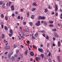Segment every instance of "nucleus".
<instances>
[{
    "mask_svg": "<svg viewBox=\"0 0 62 62\" xmlns=\"http://www.w3.org/2000/svg\"><path fill=\"white\" fill-rule=\"evenodd\" d=\"M60 58V56L57 55V58L58 59V61L59 62H60L61 61V59Z\"/></svg>",
    "mask_w": 62,
    "mask_h": 62,
    "instance_id": "1",
    "label": "nucleus"
},
{
    "mask_svg": "<svg viewBox=\"0 0 62 62\" xmlns=\"http://www.w3.org/2000/svg\"><path fill=\"white\" fill-rule=\"evenodd\" d=\"M12 53H11L9 54L8 55V56L10 59H11V58L10 57V56L11 55H12Z\"/></svg>",
    "mask_w": 62,
    "mask_h": 62,
    "instance_id": "2",
    "label": "nucleus"
},
{
    "mask_svg": "<svg viewBox=\"0 0 62 62\" xmlns=\"http://www.w3.org/2000/svg\"><path fill=\"white\" fill-rule=\"evenodd\" d=\"M35 24L37 26H39V25H40V21H39L38 23H35Z\"/></svg>",
    "mask_w": 62,
    "mask_h": 62,
    "instance_id": "3",
    "label": "nucleus"
},
{
    "mask_svg": "<svg viewBox=\"0 0 62 62\" xmlns=\"http://www.w3.org/2000/svg\"><path fill=\"white\" fill-rule=\"evenodd\" d=\"M11 10L12 11H13L14 10V6L12 5L11 7Z\"/></svg>",
    "mask_w": 62,
    "mask_h": 62,
    "instance_id": "4",
    "label": "nucleus"
},
{
    "mask_svg": "<svg viewBox=\"0 0 62 62\" xmlns=\"http://www.w3.org/2000/svg\"><path fill=\"white\" fill-rule=\"evenodd\" d=\"M30 54L31 56H33L34 55V53L33 52H31L30 53Z\"/></svg>",
    "mask_w": 62,
    "mask_h": 62,
    "instance_id": "5",
    "label": "nucleus"
},
{
    "mask_svg": "<svg viewBox=\"0 0 62 62\" xmlns=\"http://www.w3.org/2000/svg\"><path fill=\"white\" fill-rule=\"evenodd\" d=\"M5 48L6 50H9L10 49V47L8 46H6L5 47Z\"/></svg>",
    "mask_w": 62,
    "mask_h": 62,
    "instance_id": "6",
    "label": "nucleus"
},
{
    "mask_svg": "<svg viewBox=\"0 0 62 62\" xmlns=\"http://www.w3.org/2000/svg\"><path fill=\"white\" fill-rule=\"evenodd\" d=\"M58 34L57 33H55L54 34V36L56 38H57L58 37Z\"/></svg>",
    "mask_w": 62,
    "mask_h": 62,
    "instance_id": "7",
    "label": "nucleus"
},
{
    "mask_svg": "<svg viewBox=\"0 0 62 62\" xmlns=\"http://www.w3.org/2000/svg\"><path fill=\"white\" fill-rule=\"evenodd\" d=\"M38 32H37L36 33H35L34 36L35 37L37 38L38 37Z\"/></svg>",
    "mask_w": 62,
    "mask_h": 62,
    "instance_id": "8",
    "label": "nucleus"
},
{
    "mask_svg": "<svg viewBox=\"0 0 62 62\" xmlns=\"http://www.w3.org/2000/svg\"><path fill=\"white\" fill-rule=\"evenodd\" d=\"M38 51L40 52H43V49L39 48L38 49Z\"/></svg>",
    "mask_w": 62,
    "mask_h": 62,
    "instance_id": "9",
    "label": "nucleus"
},
{
    "mask_svg": "<svg viewBox=\"0 0 62 62\" xmlns=\"http://www.w3.org/2000/svg\"><path fill=\"white\" fill-rule=\"evenodd\" d=\"M28 53V51L27 50L26 51H25L24 53V55H27V53Z\"/></svg>",
    "mask_w": 62,
    "mask_h": 62,
    "instance_id": "10",
    "label": "nucleus"
},
{
    "mask_svg": "<svg viewBox=\"0 0 62 62\" xmlns=\"http://www.w3.org/2000/svg\"><path fill=\"white\" fill-rule=\"evenodd\" d=\"M36 9L35 8H33L31 9V11H32V12H33L34 11L36 10Z\"/></svg>",
    "mask_w": 62,
    "mask_h": 62,
    "instance_id": "11",
    "label": "nucleus"
},
{
    "mask_svg": "<svg viewBox=\"0 0 62 62\" xmlns=\"http://www.w3.org/2000/svg\"><path fill=\"white\" fill-rule=\"evenodd\" d=\"M19 28L20 29V31H23V27L20 26L19 27Z\"/></svg>",
    "mask_w": 62,
    "mask_h": 62,
    "instance_id": "12",
    "label": "nucleus"
},
{
    "mask_svg": "<svg viewBox=\"0 0 62 62\" xmlns=\"http://www.w3.org/2000/svg\"><path fill=\"white\" fill-rule=\"evenodd\" d=\"M9 32L10 33H11V34H13V31H12V30L11 29H10L9 30Z\"/></svg>",
    "mask_w": 62,
    "mask_h": 62,
    "instance_id": "13",
    "label": "nucleus"
},
{
    "mask_svg": "<svg viewBox=\"0 0 62 62\" xmlns=\"http://www.w3.org/2000/svg\"><path fill=\"white\" fill-rule=\"evenodd\" d=\"M37 3H36L35 2L34 3H33L32 4V5L33 6H37Z\"/></svg>",
    "mask_w": 62,
    "mask_h": 62,
    "instance_id": "14",
    "label": "nucleus"
},
{
    "mask_svg": "<svg viewBox=\"0 0 62 62\" xmlns=\"http://www.w3.org/2000/svg\"><path fill=\"white\" fill-rule=\"evenodd\" d=\"M48 9L45 8V11H44V12H48Z\"/></svg>",
    "mask_w": 62,
    "mask_h": 62,
    "instance_id": "15",
    "label": "nucleus"
},
{
    "mask_svg": "<svg viewBox=\"0 0 62 62\" xmlns=\"http://www.w3.org/2000/svg\"><path fill=\"white\" fill-rule=\"evenodd\" d=\"M58 47L60 46V42L59 41L58 42Z\"/></svg>",
    "mask_w": 62,
    "mask_h": 62,
    "instance_id": "16",
    "label": "nucleus"
},
{
    "mask_svg": "<svg viewBox=\"0 0 62 62\" xmlns=\"http://www.w3.org/2000/svg\"><path fill=\"white\" fill-rule=\"evenodd\" d=\"M40 55L42 59L44 58V54H41Z\"/></svg>",
    "mask_w": 62,
    "mask_h": 62,
    "instance_id": "17",
    "label": "nucleus"
},
{
    "mask_svg": "<svg viewBox=\"0 0 62 62\" xmlns=\"http://www.w3.org/2000/svg\"><path fill=\"white\" fill-rule=\"evenodd\" d=\"M4 29H5V30H6V31H8V28H7V27L6 26H5L4 27Z\"/></svg>",
    "mask_w": 62,
    "mask_h": 62,
    "instance_id": "18",
    "label": "nucleus"
},
{
    "mask_svg": "<svg viewBox=\"0 0 62 62\" xmlns=\"http://www.w3.org/2000/svg\"><path fill=\"white\" fill-rule=\"evenodd\" d=\"M5 3H4L2 4V7L3 8H5Z\"/></svg>",
    "mask_w": 62,
    "mask_h": 62,
    "instance_id": "19",
    "label": "nucleus"
},
{
    "mask_svg": "<svg viewBox=\"0 0 62 62\" xmlns=\"http://www.w3.org/2000/svg\"><path fill=\"white\" fill-rule=\"evenodd\" d=\"M12 60V61H14V56H12L11 57Z\"/></svg>",
    "mask_w": 62,
    "mask_h": 62,
    "instance_id": "20",
    "label": "nucleus"
},
{
    "mask_svg": "<svg viewBox=\"0 0 62 62\" xmlns=\"http://www.w3.org/2000/svg\"><path fill=\"white\" fill-rule=\"evenodd\" d=\"M2 39H4L5 38V35L4 34H2Z\"/></svg>",
    "mask_w": 62,
    "mask_h": 62,
    "instance_id": "21",
    "label": "nucleus"
},
{
    "mask_svg": "<svg viewBox=\"0 0 62 62\" xmlns=\"http://www.w3.org/2000/svg\"><path fill=\"white\" fill-rule=\"evenodd\" d=\"M45 19V17L44 16L41 17V19L42 20H44Z\"/></svg>",
    "mask_w": 62,
    "mask_h": 62,
    "instance_id": "22",
    "label": "nucleus"
},
{
    "mask_svg": "<svg viewBox=\"0 0 62 62\" xmlns=\"http://www.w3.org/2000/svg\"><path fill=\"white\" fill-rule=\"evenodd\" d=\"M13 33H9V37H11V36H12V35H13Z\"/></svg>",
    "mask_w": 62,
    "mask_h": 62,
    "instance_id": "23",
    "label": "nucleus"
},
{
    "mask_svg": "<svg viewBox=\"0 0 62 62\" xmlns=\"http://www.w3.org/2000/svg\"><path fill=\"white\" fill-rule=\"evenodd\" d=\"M25 30L27 32H28L29 31V30L27 28H26L25 29Z\"/></svg>",
    "mask_w": 62,
    "mask_h": 62,
    "instance_id": "24",
    "label": "nucleus"
},
{
    "mask_svg": "<svg viewBox=\"0 0 62 62\" xmlns=\"http://www.w3.org/2000/svg\"><path fill=\"white\" fill-rule=\"evenodd\" d=\"M44 25H46H46H47V23L45 21L44 22Z\"/></svg>",
    "mask_w": 62,
    "mask_h": 62,
    "instance_id": "25",
    "label": "nucleus"
},
{
    "mask_svg": "<svg viewBox=\"0 0 62 62\" xmlns=\"http://www.w3.org/2000/svg\"><path fill=\"white\" fill-rule=\"evenodd\" d=\"M34 15H32L31 16V18L32 19H34Z\"/></svg>",
    "mask_w": 62,
    "mask_h": 62,
    "instance_id": "26",
    "label": "nucleus"
},
{
    "mask_svg": "<svg viewBox=\"0 0 62 62\" xmlns=\"http://www.w3.org/2000/svg\"><path fill=\"white\" fill-rule=\"evenodd\" d=\"M49 23H53V21H49Z\"/></svg>",
    "mask_w": 62,
    "mask_h": 62,
    "instance_id": "27",
    "label": "nucleus"
},
{
    "mask_svg": "<svg viewBox=\"0 0 62 62\" xmlns=\"http://www.w3.org/2000/svg\"><path fill=\"white\" fill-rule=\"evenodd\" d=\"M5 19L6 20V21H8V17H7V16L5 17Z\"/></svg>",
    "mask_w": 62,
    "mask_h": 62,
    "instance_id": "28",
    "label": "nucleus"
},
{
    "mask_svg": "<svg viewBox=\"0 0 62 62\" xmlns=\"http://www.w3.org/2000/svg\"><path fill=\"white\" fill-rule=\"evenodd\" d=\"M21 39H25V37L23 36H21Z\"/></svg>",
    "mask_w": 62,
    "mask_h": 62,
    "instance_id": "29",
    "label": "nucleus"
},
{
    "mask_svg": "<svg viewBox=\"0 0 62 62\" xmlns=\"http://www.w3.org/2000/svg\"><path fill=\"white\" fill-rule=\"evenodd\" d=\"M51 53L50 52H49L48 54V56H49V57L51 56Z\"/></svg>",
    "mask_w": 62,
    "mask_h": 62,
    "instance_id": "30",
    "label": "nucleus"
},
{
    "mask_svg": "<svg viewBox=\"0 0 62 62\" xmlns=\"http://www.w3.org/2000/svg\"><path fill=\"white\" fill-rule=\"evenodd\" d=\"M36 59L37 60H40V58L39 57H36Z\"/></svg>",
    "mask_w": 62,
    "mask_h": 62,
    "instance_id": "31",
    "label": "nucleus"
},
{
    "mask_svg": "<svg viewBox=\"0 0 62 62\" xmlns=\"http://www.w3.org/2000/svg\"><path fill=\"white\" fill-rule=\"evenodd\" d=\"M3 4V1H0V5H2Z\"/></svg>",
    "mask_w": 62,
    "mask_h": 62,
    "instance_id": "32",
    "label": "nucleus"
},
{
    "mask_svg": "<svg viewBox=\"0 0 62 62\" xmlns=\"http://www.w3.org/2000/svg\"><path fill=\"white\" fill-rule=\"evenodd\" d=\"M30 24L31 26H32V25H33V23L32 22H31L30 23Z\"/></svg>",
    "mask_w": 62,
    "mask_h": 62,
    "instance_id": "33",
    "label": "nucleus"
},
{
    "mask_svg": "<svg viewBox=\"0 0 62 62\" xmlns=\"http://www.w3.org/2000/svg\"><path fill=\"white\" fill-rule=\"evenodd\" d=\"M57 9H58V8H57V7L55 8V11H56L57 10Z\"/></svg>",
    "mask_w": 62,
    "mask_h": 62,
    "instance_id": "34",
    "label": "nucleus"
},
{
    "mask_svg": "<svg viewBox=\"0 0 62 62\" xmlns=\"http://www.w3.org/2000/svg\"><path fill=\"white\" fill-rule=\"evenodd\" d=\"M26 42L28 44H29L30 43V42H29V41L28 40Z\"/></svg>",
    "mask_w": 62,
    "mask_h": 62,
    "instance_id": "35",
    "label": "nucleus"
},
{
    "mask_svg": "<svg viewBox=\"0 0 62 62\" xmlns=\"http://www.w3.org/2000/svg\"><path fill=\"white\" fill-rule=\"evenodd\" d=\"M49 26L50 27H53L54 26V25L53 24L49 25Z\"/></svg>",
    "mask_w": 62,
    "mask_h": 62,
    "instance_id": "36",
    "label": "nucleus"
},
{
    "mask_svg": "<svg viewBox=\"0 0 62 62\" xmlns=\"http://www.w3.org/2000/svg\"><path fill=\"white\" fill-rule=\"evenodd\" d=\"M40 32H41V33H45V31L44 30H43L42 31H41Z\"/></svg>",
    "mask_w": 62,
    "mask_h": 62,
    "instance_id": "37",
    "label": "nucleus"
},
{
    "mask_svg": "<svg viewBox=\"0 0 62 62\" xmlns=\"http://www.w3.org/2000/svg\"><path fill=\"white\" fill-rule=\"evenodd\" d=\"M16 47H17V46L16 45H14L13 46V47L14 48H16Z\"/></svg>",
    "mask_w": 62,
    "mask_h": 62,
    "instance_id": "38",
    "label": "nucleus"
},
{
    "mask_svg": "<svg viewBox=\"0 0 62 62\" xmlns=\"http://www.w3.org/2000/svg\"><path fill=\"white\" fill-rule=\"evenodd\" d=\"M16 51L17 54H18V53H19V50H18L16 49Z\"/></svg>",
    "mask_w": 62,
    "mask_h": 62,
    "instance_id": "39",
    "label": "nucleus"
},
{
    "mask_svg": "<svg viewBox=\"0 0 62 62\" xmlns=\"http://www.w3.org/2000/svg\"><path fill=\"white\" fill-rule=\"evenodd\" d=\"M54 6L55 8H57V7H58V6L57 5V4H54Z\"/></svg>",
    "mask_w": 62,
    "mask_h": 62,
    "instance_id": "40",
    "label": "nucleus"
},
{
    "mask_svg": "<svg viewBox=\"0 0 62 62\" xmlns=\"http://www.w3.org/2000/svg\"><path fill=\"white\" fill-rule=\"evenodd\" d=\"M41 16H39L38 17V19H39V20H40V19H41Z\"/></svg>",
    "mask_w": 62,
    "mask_h": 62,
    "instance_id": "41",
    "label": "nucleus"
},
{
    "mask_svg": "<svg viewBox=\"0 0 62 62\" xmlns=\"http://www.w3.org/2000/svg\"><path fill=\"white\" fill-rule=\"evenodd\" d=\"M1 17L2 18H3L4 17V15L2 14L1 15Z\"/></svg>",
    "mask_w": 62,
    "mask_h": 62,
    "instance_id": "42",
    "label": "nucleus"
},
{
    "mask_svg": "<svg viewBox=\"0 0 62 62\" xmlns=\"http://www.w3.org/2000/svg\"><path fill=\"white\" fill-rule=\"evenodd\" d=\"M14 57H17V54H16L14 55Z\"/></svg>",
    "mask_w": 62,
    "mask_h": 62,
    "instance_id": "43",
    "label": "nucleus"
},
{
    "mask_svg": "<svg viewBox=\"0 0 62 62\" xmlns=\"http://www.w3.org/2000/svg\"><path fill=\"white\" fill-rule=\"evenodd\" d=\"M46 38L47 39H49V36H47L46 37Z\"/></svg>",
    "mask_w": 62,
    "mask_h": 62,
    "instance_id": "44",
    "label": "nucleus"
},
{
    "mask_svg": "<svg viewBox=\"0 0 62 62\" xmlns=\"http://www.w3.org/2000/svg\"><path fill=\"white\" fill-rule=\"evenodd\" d=\"M52 31H56V29H54L52 30Z\"/></svg>",
    "mask_w": 62,
    "mask_h": 62,
    "instance_id": "45",
    "label": "nucleus"
},
{
    "mask_svg": "<svg viewBox=\"0 0 62 62\" xmlns=\"http://www.w3.org/2000/svg\"><path fill=\"white\" fill-rule=\"evenodd\" d=\"M4 42L5 43H7L8 42L7 41H6L5 39H4Z\"/></svg>",
    "mask_w": 62,
    "mask_h": 62,
    "instance_id": "46",
    "label": "nucleus"
},
{
    "mask_svg": "<svg viewBox=\"0 0 62 62\" xmlns=\"http://www.w3.org/2000/svg\"><path fill=\"white\" fill-rule=\"evenodd\" d=\"M10 5H11V2H9V7H10Z\"/></svg>",
    "mask_w": 62,
    "mask_h": 62,
    "instance_id": "47",
    "label": "nucleus"
},
{
    "mask_svg": "<svg viewBox=\"0 0 62 62\" xmlns=\"http://www.w3.org/2000/svg\"><path fill=\"white\" fill-rule=\"evenodd\" d=\"M17 18H18V19H20L21 18V17H20V16H18Z\"/></svg>",
    "mask_w": 62,
    "mask_h": 62,
    "instance_id": "48",
    "label": "nucleus"
},
{
    "mask_svg": "<svg viewBox=\"0 0 62 62\" xmlns=\"http://www.w3.org/2000/svg\"><path fill=\"white\" fill-rule=\"evenodd\" d=\"M42 35L44 37H45V33H43L42 34Z\"/></svg>",
    "mask_w": 62,
    "mask_h": 62,
    "instance_id": "49",
    "label": "nucleus"
},
{
    "mask_svg": "<svg viewBox=\"0 0 62 62\" xmlns=\"http://www.w3.org/2000/svg\"><path fill=\"white\" fill-rule=\"evenodd\" d=\"M53 40L54 41L55 40V38L54 37L53 38Z\"/></svg>",
    "mask_w": 62,
    "mask_h": 62,
    "instance_id": "50",
    "label": "nucleus"
},
{
    "mask_svg": "<svg viewBox=\"0 0 62 62\" xmlns=\"http://www.w3.org/2000/svg\"><path fill=\"white\" fill-rule=\"evenodd\" d=\"M23 9H21V11H20L21 12H23Z\"/></svg>",
    "mask_w": 62,
    "mask_h": 62,
    "instance_id": "51",
    "label": "nucleus"
},
{
    "mask_svg": "<svg viewBox=\"0 0 62 62\" xmlns=\"http://www.w3.org/2000/svg\"><path fill=\"white\" fill-rule=\"evenodd\" d=\"M55 15L56 16H58V13H56L55 14Z\"/></svg>",
    "mask_w": 62,
    "mask_h": 62,
    "instance_id": "52",
    "label": "nucleus"
},
{
    "mask_svg": "<svg viewBox=\"0 0 62 62\" xmlns=\"http://www.w3.org/2000/svg\"><path fill=\"white\" fill-rule=\"evenodd\" d=\"M48 61L49 62H51V60L50 59H48Z\"/></svg>",
    "mask_w": 62,
    "mask_h": 62,
    "instance_id": "53",
    "label": "nucleus"
},
{
    "mask_svg": "<svg viewBox=\"0 0 62 62\" xmlns=\"http://www.w3.org/2000/svg\"><path fill=\"white\" fill-rule=\"evenodd\" d=\"M22 33V34H24V31H22L21 32Z\"/></svg>",
    "mask_w": 62,
    "mask_h": 62,
    "instance_id": "54",
    "label": "nucleus"
},
{
    "mask_svg": "<svg viewBox=\"0 0 62 62\" xmlns=\"http://www.w3.org/2000/svg\"><path fill=\"white\" fill-rule=\"evenodd\" d=\"M15 13L16 14H18V12L17 11H16L15 12Z\"/></svg>",
    "mask_w": 62,
    "mask_h": 62,
    "instance_id": "55",
    "label": "nucleus"
},
{
    "mask_svg": "<svg viewBox=\"0 0 62 62\" xmlns=\"http://www.w3.org/2000/svg\"><path fill=\"white\" fill-rule=\"evenodd\" d=\"M12 16H13V17H14L15 16V14H12Z\"/></svg>",
    "mask_w": 62,
    "mask_h": 62,
    "instance_id": "56",
    "label": "nucleus"
},
{
    "mask_svg": "<svg viewBox=\"0 0 62 62\" xmlns=\"http://www.w3.org/2000/svg\"><path fill=\"white\" fill-rule=\"evenodd\" d=\"M32 39H35V37L34 36H32Z\"/></svg>",
    "mask_w": 62,
    "mask_h": 62,
    "instance_id": "57",
    "label": "nucleus"
},
{
    "mask_svg": "<svg viewBox=\"0 0 62 62\" xmlns=\"http://www.w3.org/2000/svg\"><path fill=\"white\" fill-rule=\"evenodd\" d=\"M23 24H24V25H25V24H26V22H23Z\"/></svg>",
    "mask_w": 62,
    "mask_h": 62,
    "instance_id": "58",
    "label": "nucleus"
},
{
    "mask_svg": "<svg viewBox=\"0 0 62 62\" xmlns=\"http://www.w3.org/2000/svg\"><path fill=\"white\" fill-rule=\"evenodd\" d=\"M47 47H48L49 46V43L47 45Z\"/></svg>",
    "mask_w": 62,
    "mask_h": 62,
    "instance_id": "59",
    "label": "nucleus"
},
{
    "mask_svg": "<svg viewBox=\"0 0 62 62\" xmlns=\"http://www.w3.org/2000/svg\"><path fill=\"white\" fill-rule=\"evenodd\" d=\"M27 15V17H29V13H28Z\"/></svg>",
    "mask_w": 62,
    "mask_h": 62,
    "instance_id": "60",
    "label": "nucleus"
},
{
    "mask_svg": "<svg viewBox=\"0 0 62 62\" xmlns=\"http://www.w3.org/2000/svg\"><path fill=\"white\" fill-rule=\"evenodd\" d=\"M21 48H23V46L22 45H21Z\"/></svg>",
    "mask_w": 62,
    "mask_h": 62,
    "instance_id": "61",
    "label": "nucleus"
},
{
    "mask_svg": "<svg viewBox=\"0 0 62 62\" xmlns=\"http://www.w3.org/2000/svg\"><path fill=\"white\" fill-rule=\"evenodd\" d=\"M48 8L49 9H50V6H48Z\"/></svg>",
    "mask_w": 62,
    "mask_h": 62,
    "instance_id": "62",
    "label": "nucleus"
},
{
    "mask_svg": "<svg viewBox=\"0 0 62 62\" xmlns=\"http://www.w3.org/2000/svg\"><path fill=\"white\" fill-rule=\"evenodd\" d=\"M60 11L61 12H62V9H60Z\"/></svg>",
    "mask_w": 62,
    "mask_h": 62,
    "instance_id": "63",
    "label": "nucleus"
},
{
    "mask_svg": "<svg viewBox=\"0 0 62 62\" xmlns=\"http://www.w3.org/2000/svg\"><path fill=\"white\" fill-rule=\"evenodd\" d=\"M33 48H36V46L34 45L33 46Z\"/></svg>",
    "mask_w": 62,
    "mask_h": 62,
    "instance_id": "64",
    "label": "nucleus"
}]
</instances>
